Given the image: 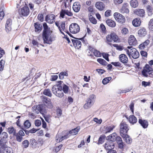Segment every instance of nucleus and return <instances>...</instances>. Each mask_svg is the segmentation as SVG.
<instances>
[{
  "label": "nucleus",
  "mask_w": 153,
  "mask_h": 153,
  "mask_svg": "<svg viewBox=\"0 0 153 153\" xmlns=\"http://www.w3.org/2000/svg\"><path fill=\"white\" fill-rule=\"evenodd\" d=\"M127 48L129 49H125L124 50L130 57L131 56L133 59H136L139 57V52L136 49L131 46H128Z\"/></svg>",
  "instance_id": "1"
},
{
  "label": "nucleus",
  "mask_w": 153,
  "mask_h": 153,
  "mask_svg": "<svg viewBox=\"0 0 153 153\" xmlns=\"http://www.w3.org/2000/svg\"><path fill=\"white\" fill-rule=\"evenodd\" d=\"M120 133L121 136L126 134L129 130L128 125L125 122H122L120 124Z\"/></svg>",
  "instance_id": "2"
},
{
  "label": "nucleus",
  "mask_w": 153,
  "mask_h": 153,
  "mask_svg": "<svg viewBox=\"0 0 153 153\" xmlns=\"http://www.w3.org/2000/svg\"><path fill=\"white\" fill-rule=\"evenodd\" d=\"M50 32L43 33L42 36L44 41V43L48 44L51 43L53 40L52 37L50 36Z\"/></svg>",
  "instance_id": "3"
},
{
  "label": "nucleus",
  "mask_w": 153,
  "mask_h": 153,
  "mask_svg": "<svg viewBox=\"0 0 153 153\" xmlns=\"http://www.w3.org/2000/svg\"><path fill=\"white\" fill-rule=\"evenodd\" d=\"M69 30L71 33H76L80 30L79 26L76 23H73L70 25Z\"/></svg>",
  "instance_id": "4"
},
{
  "label": "nucleus",
  "mask_w": 153,
  "mask_h": 153,
  "mask_svg": "<svg viewBox=\"0 0 153 153\" xmlns=\"http://www.w3.org/2000/svg\"><path fill=\"white\" fill-rule=\"evenodd\" d=\"M106 39L108 42H111L112 41L114 42H117L118 40V37L113 32L107 36Z\"/></svg>",
  "instance_id": "5"
},
{
  "label": "nucleus",
  "mask_w": 153,
  "mask_h": 153,
  "mask_svg": "<svg viewBox=\"0 0 153 153\" xmlns=\"http://www.w3.org/2000/svg\"><path fill=\"white\" fill-rule=\"evenodd\" d=\"M114 16L116 20L118 22L121 23H123L125 22V19L124 17L122 14L118 13H115Z\"/></svg>",
  "instance_id": "6"
},
{
  "label": "nucleus",
  "mask_w": 153,
  "mask_h": 153,
  "mask_svg": "<svg viewBox=\"0 0 153 153\" xmlns=\"http://www.w3.org/2000/svg\"><path fill=\"white\" fill-rule=\"evenodd\" d=\"M19 14L20 16H26L29 13V9L27 6H25L19 10Z\"/></svg>",
  "instance_id": "7"
},
{
  "label": "nucleus",
  "mask_w": 153,
  "mask_h": 153,
  "mask_svg": "<svg viewBox=\"0 0 153 153\" xmlns=\"http://www.w3.org/2000/svg\"><path fill=\"white\" fill-rule=\"evenodd\" d=\"M41 98L45 106L49 108H51L52 107L53 105L51 103L49 100V99L48 100L46 97L42 96H41Z\"/></svg>",
  "instance_id": "8"
},
{
  "label": "nucleus",
  "mask_w": 153,
  "mask_h": 153,
  "mask_svg": "<svg viewBox=\"0 0 153 153\" xmlns=\"http://www.w3.org/2000/svg\"><path fill=\"white\" fill-rule=\"evenodd\" d=\"M152 68L149 65L146 64L143 68L142 72L143 76L147 77L148 74L152 70Z\"/></svg>",
  "instance_id": "9"
},
{
  "label": "nucleus",
  "mask_w": 153,
  "mask_h": 153,
  "mask_svg": "<svg viewBox=\"0 0 153 153\" xmlns=\"http://www.w3.org/2000/svg\"><path fill=\"white\" fill-rule=\"evenodd\" d=\"M55 16L53 14L47 15L45 17V21L49 23L52 24L55 22Z\"/></svg>",
  "instance_id": "10"
},
{
  "label": "nucleus",
  "mask_w": 153,
  "mask_h": 153,
  "mask_svg": "<svg viewBox=\"0 0 153 153\" xmlns=\"http://www.w3.org/2000/svg\"><path fill=\"white\" fill-rule=\"evenodd\" d=\"M114 147V145L113 143L110 141L107 142L105 144L104 148L106 150L110 151Z\"/></svg>",
  "instance_id": "11"
},
{
  "label": "nucleus",
  "mask_w": 153,
  "mask_h": 153,
  "mask_svg": "<svg viewBox=\"0 0 153 153\" xmlns=\"http://www.w3.org/2000/svg\"><path fill=\"white\" fill-rule=\"evenodd\" d=\"M42 105L34 106L32 108V110L33 113L35 114H37L39 112H41L42 111L43 109L42 108Z\"/></svg>",
  "instance_id": "12"
},
{
  "label": "nucleus",
  "mask_w": 153,
  "mask_h": 153,
  "mask_svg": "<svg viewBox=\"0 0 153 153\" xmlns=\"http://www.w3.org/2000/svg\"><path fill=\"white\" fill-rule=\"evenodd\" d=\"M1 139L0 140V145L3 147L4 143H5V139L8 137L7 133L5 132H3L1 134Z\"/></svg>",
  "instance_id": "13"
},
{
  "label": "nucleus",
  "mask_w": 153,
  "mask_h": 153,
  "mask_svg": "<svg viewBox=\"0 0 153 153\" xmlns=\"http://www.w3.org/2000/svg\"><path fill=\"white\" fill-rule=\"evenodd\" d=\"M12 21L10 19H8L6 21L5 24V30L7 33H8L11 30Z\"/></svg>",
  "instance_id": "14"
},
{
  "label": "nucleus",
  "mask_w": 153,
  "mask_h": 153,
  "mask_svg": "<svg viewBox=\"0 0 153 153\" xmlns=\"http://www.w3.org/2000/svg\"><path fill=\"white\" fill-rule=\"evenodd\" d=\"M128 43L129 45L135 46L137 44V41L133 35H131L129 38L128 39Z\"/></svg>",
  "instance_id": "15"
},
{
  "label": "nucleus",
  "mask_w": 153,
  "mask_h": 153,
  "mask_svg": "<svg viewBox=\"0 0 153 153\" xmlns=\"http://www.w3.org/2000/svg\"><path fill=\"white\" fill-rule=\"evenodd\" d=\"M70 136L68 134H67L64 136H61L59 134H57L56 137V141L57 142H59L63 140L68 138Z\"/></svg>",
  "instance_id": "16"
},
{
  "label": "nucleus",
  "mask_w": 153,
  "mask_h": 153,
  "mask_svg": "<svg viewBox=\"0 0 153 153\" xmlns=\"http://www.w3.org/2000/svg\"><path fill=\"white\" fill-rule=\"evenodd\" d=\"M89 50L90 52L93 53L94 55L96 57H99L101 56V53L100 52L91 47L90 46L89 47Z\"/></svg>",
  "instance_id": "17"
},
{
  "label": "nucleus",
  "mask_w": 153,
  "mask_h": 153,
  "mask_svg": "<svg viewBox=\"0 0 153 153\" xmlns=\"http://www.w3.org/2000/svg\"><path fill=\"white\" fill-rule=\"evenodd\" d=\"M146 29L143 27H140L138 31V34L140 36H144L147 34Z\"/></svg>",
  "instance_id": "18"
},
{
  "label": "nucleus",
  "mask_w": 153,
  "mask_h": 153,
  "mask_svg": "<svg viewBox=\"0 0 153 153\" xmlns=\"http://www.w3.org/2000/svg\"><path fill=\"white\" fill-rule=\"evenodd\" d=\"M65 14L69 16H71L73 14L71 12L67 10H62L60 13V16L62 18H64Z\"/></svg>",
  "instance_id": "19"
},
{
  "label": "nucleus",
  "mask_w": 153,
  "mask_h": 153,
  "mask_svg": "<svg viewBox=\"0 0 153 153\" xmlns=\"http://www.w3.org/2000/svg\"><path fill=\"white\" fill-rule=\"evenodd\" d=\"M119 58L120 61L123 63H126L128 62V58L124 54H120L119 56Z\"/></svg>",
  "instance_id": "20"
},
{
  "label": "nucleus",
  "mask_w": 153,
  "mask_h": 153,
  "mask_svg": "<svg viewBox=\"0 0 153 153\" xmlns=\"http://www.w3.org/2000/svg\"><path fill=\"white\" fill-rule=\"evenodd\" d=\"M71 40L74 46L76 49H79L81 47V43L80 41L73 39Z\"/></svg>",
  "instance_id": "21"
},
{
  "label": "nucleus",
  "mask_w": 153,
  "mask_h": 153,
  "mask_svg": "<svg viewBox=\"0 0 153 153\" xmlns=\"http://www.w3.org/2000/svg\"><path fill=\"white\" fill-rule=\"evenodd\" d=\"M117 136V134L116 133H114L107 137L106 139L108 140H109L110 142L115 141L116 140Z\"/></svg>",
  "instance_id": "22"
},
{
  "label": "nucleus",
  "mask_w": 153,
  "mask_h": 153,
  "mask_svg": "<svg viewBox=\"0 0 153 153\" xmlns=\"http://www.w3.org/2000/svg\"><path fill=\"white\" fill-rule=\"evenodd\" d=\"M81 5L79 2H75L74 3L73 8L75 12H78L80 10Z\"/></svg>",
  "instance_id": "23"
},
{
  "label": "nucleus",
  "mask_w": 153,
  "mask_h": 153,
  "mask_svg": "<svg viewBox=\"0 0 153 153\" xmlns=\"http://www.w3.org/2000/svg\"><path fill=\"white\" fill-rule=\"evenodd\" d=\"M96 8L100 10H102L105 8V5L102 2H97L96 3Z\"/></svg>",
  "instance_id": "24"
},
{
  "label": "nucleus",
  "mask_w": 153,
  "mask_h": 153,
  "mask_svg": "<svg viewBox=\"0 0 153 153\" xmlns=\"http://www.w3.org/2000/svg\"><path fill=\"white\" fill-rule=\"evenodd\" d=\"M134 13L138 16L143 17L144 16L145 12L143 9H138L135 11Z\"/></svg>",
  "instance_id": "25"
},
{
  "label": "nucleus",
  "mask_w": 153,
  "mask_h": 153,
  "mask_svg": "<svg viewBox=\"0 0 153 153\" xmlns=\"http://www.w3.org/2000/svg\"><path fill=\"white\" fill-rule=\"evenodd\" d=\"M62 85H54L52 88V91L53 93L55 95L57 92L59 90L60 87H61Z\"/></svg>",
  "instance_id": "26"
},
{
  "label": "nucleus",
  "mask_w": 153,
  "mask_h": 153,
  "mask_svg": "<svg viewBox=\"0 0 153 153\" xmlns=\"http://www.w3.org/2000/svg\"><path fill=\"white\" fill-rule=\"evenodd\" d=\"M120 12L123 13H128L129 12V10L127 6V4H123L120 10Z\"/></svg>",
  "instance_id": "27"
},
{
  "label": "nucleus",
  "mask_w": 153,
  "mask_h": 153,
  "mask_svg": "<svg viewBox=\"0 0 153 153\" xmlns=\"http://www.w3.org/2000/svg\"><path fill=\"white\" fill-rule=\"evenodd\" d=\"M35 32H40L42 29V26L39 23L36 22L34 24Z\"/></svg>",
  "instance_id": "28"
},
{
  "label": "nucleus",
  "mask_w": 153,
  "mask_h": 153,
  "mask_svg": "<svg viewBox=\"0 0 153 153\" xmlns=\"http://www.w3.org/2000/svg\"><path fill=\"white\" fill-rule=\"evenodd\" d=\"M133 25L135 27H138L140 25L141 21L139 18H135L132 22Z\"/></svg>",
  "instance_id": "29"
},
{
  "label": "nucleus",
  "mask_w": 153,
  "mask_h": 153,
  "mask_svg": "<svg viewBox=\"0 0 153 153\" xmlns=\"http://www.w3.org/2000/svg\"><path fill=\"white\" fill-rule=\"evenodd\" d=\"M80 128L79 127L74 128L69 131L68 133L69 134H71L72 135H74L76 134L79 130Z\"/></svg>",
  "instance_id": "30"
},
{
  "label": "nucleus",
  "mask_w": 153,
  "mask_h": 153,
  "mask_svg": "<svg viewBox=\"0 0 153 153\" xmlns=\"http://www.w3.org/2000/svg\"><path fill=\"white\" fill-rule=\"evenodd\" d=\"M139 123L143 128H146L147 127L148 125V122L146 120H143L142 119H139Z\"/></svg>",
  "instance_id": "31"
},
{
  "label": "nucleus",
  "mask_w": 153,
  "mask_h": 153,
  "mask_svg": "<svg viewBox=\"0 0 153 153\" xmlns=\"http://www.w3.org/2000/svg\"><path fill=\"white\" fill-rule=\"evenodd\" d=\"M128 120L131 123L133 124L135 123L137 121V118L133 115L129 116Z\"/></svg>",
  "instance_id": "32"
},
{
  "label": "nucleus",
  "mask_w": 153,
  "mask_h": 153,
  "mask_svg": "<svg viewBox=\"0 0 153 153\" xmlns=\"http://www.w3.org/2000/svg\"><path fill=\"white\" fill-rule=\"evenodd\" d=\"M95 95L94 94L91 95L87 99V101L94 104L95 99Z\"/></svg>",
  "instance_id": "33"
},
{
  "label": "nucleus",
  "mask_w": 153,
  "mask_h": 153,
  "mask_svg": "<svg viewBox=\"0 0 153 153\" xmlns=\"http://www.w3.org/2000/svg\"><path fill=\"white\" fill-rule=\"evenodd\" d=\"M124 135H122L121 136L125 139L126 143L128 144L131 143L132 142V140L131 138L127 134H125Z\"/></svg>",
  "instance_id": "34"
},
{
  "label": "nucleus",
  "mask_w": 153,
  "mask_h": 153,
  "mask_svg": "<svg viewBox=\"0 0 153 153\" xmlns=\"http://www.w3.org/2000/svg\"><path fill=\"white\" fill-rule=\"evenodd\" d=\"M107 24L109 26L114 27L116 26L115 22L111 19H108L106 21Z\"/></svg>",
  "instance_id": "35"
},
{
  "label": "nucleus",
  "mask_w": 153,
  "mask_h": 153,
  "mask_svg": "<svg viewBox=\"0 0 153 153\" xmlns=\"http://www.w3.org/2000/svg\"><path fill=\"white\" fill-rule=\"evenodd\" d=\"M130 5L132 7L135 8L137 7L138 5V3L137 0H131L130 2Z\"/></svg>",
  "instance_id": "36"
},
{
  "label": "nucleus",
  "mask_w": 153,
  "mask_h": 153,
  "mask_svg": "<svg viewBox=\"0 0 153 153\" xmlns=\"http://www.w3.org/2000/svg\"><path fill=\"white\" fill-rule=\"evenodd\" d=\"M114 125H111L106 127L105 128V134L110 132L115 128Z\"/></svg>",
  "instance_id": "37"
},
{
  "label": "nucleus",
  "mask_w": 153,
  "mask_h": 153,
  "mask_svg": "<svg viewBox=\"0 0 153 153\" xmlns=\"http://www.w3.org/2000/svg\"><path fill=\"white\" fill-rule=\"evenodd\" d=\"M56 96L59 98H62L63 96L64 93L62 90V86L61 87H60V89L58 92H57V93L56 95Z\"/></svg>",
  "instance_id": "38"
},
{
  "label": "nucleus",
  "mask_w": 153,
  "mask_h": 153,
  "mask_svg": "<svg viewBox=\"0 0 153 153\" xmlns=\"http://www.w3.org/2000/svg\"><path fill=\"white\" fill-rule=\"evenodd\" d=\"M62 31L66 32L68 30H67V27H65V22H62L60 26Z\"/></svg>",
  "instance_id": "39"
},
{
  "label": "nucleus",
  "mask_w": 153,
  "mask_h": 153,
  "mask_svg": "<svg viewBox=\"0 0 153 153\" xmlns=\"http://www.w3.org/2000/svg\"><path fill=\"white\" fill-rule=\"evenodd\" d=\"M146 9L148 12V15L149 16H151L152 14V7L150 5H148L146 7Z\"/></svg>",
  "instance_id": "40"
},
{
  "label": "nucleus",
  "mask_w": 153,
  "mask_h": 153,
  "mask_svg": "<svg viewBox=\"0 0 153 153\" xmlns=\"http://www.w3.org/2000/svg\"><path fill=\"white\" fill-rule=\"evenodd\" d=\"M3 153H13V152L11 148L6 147L4 148Z\"/></svg>",
  "instance_id": "41"
},
{
  "label": "nucleus",
  "mask_w": 153,
  "mask_h": 153,
  "mask_svg": "<svg viewBox=\"0 0 153 153\" xmlns=\"http://www.w3.org/2000/svg\"><path fill=\"white\" fill-rule=\"evenodd\" d=\"M8 131L10 134H13L14 135H16V130L13 127H9L8 128Z\"/></svg>",
  "instance_id": "42"
},
{
  "label": "nucleus",
  "mask_w": 153,
  "mask_h": 153,
  "mask_svg": "<svg viewBox=\"0 0 153 153\" xmlns=\"http://www.w3.org/2000/svg\"><path fill=\"white\" fill-rule=\"evenodd\" d=\"M88 12L90 13L89 15L94 14L95 13V10L93 6H90L88 8Z\"/></svg>",
  "instance_id": "43"
},
{
  "label": "nucleus",
  "mask_w": 153,
  "mask_h": 153,
  "mask_svg": "<svg viewBox=\"0 0 153 153\" xmlns=\"http://www.w3.org/2000/svg\"><path fill=\"white\" fill-rule=\"evenodd\" d=\"M43 94L49 97H51L52 94L50 90L49 89H47L44 90L43 92Z\"/></svg>",
  "instance_id": "44"
},
{
  "label": "nucleus",
  "mask_w": 153,
  "mask_h": 153,
  "mask_svg": "<svg viewBox=\"0 0 153 153\" xmlns=\"http://www.w3.org/2000/svg\"><path fill=\"white\" fill-rule=\"evenodd\" d=\"M88 16L90 21L93 24H96L97 21L96 19L91 15H88Z\"/></svg>",
  "instance_id": "45"
},
{
  "label": "nucleus",
  "mask_w": 153,
  "mask_h": 153,
  "mask_svg": "<svg viewBox=\"0 0 153 153\" xmlns=\"http://www.w3.org/2000/svg\"><path fill=\"white\" fill-rule=\"evenodd\" d=\"M68 76V73L65 72H61L59 74V77L61 79H62L64 78L65 76Z\"/></svg>",
  "instance_id": "46"
},
{
  "label": "nucleus",
  "mask_w": 153,
  "mask_h": 153,
  "mask_svg": "<svg viewBox=\"0 0 153 153\" xmlns=\"http://www.w3.org/2000/svg\"><path fill=\"white\" fill-rule=\"evenodd\" d=\"M86 103L84 105V108L85 109H88L91 107L93 105L91 103L86 101Z\"/></svg>",
  "instance_id": "47"
},
{
  "label": "nucleus",
  "mask_w": 153,
  "mask_h": 153,
  "mask_svg": "<svg viewBox=\"0 0 153 153\" xmlns=\"http://www.w3.org/2000/svg\"><path fill=\"white\" fill-rule=\"evenodd\" d=\"M111 79V77H106L102 80V83L104 85H105L108 83L109 82Z\"/></svg>",
  "instance_id": "48"
},
{
  "label": "nucleus",
  "mask_w": 153,
  "mask_h": 153,
  "mask_svg": "<svg viewBox=\"0 0 153 153\" xmlns=\"http://www.w3.org/2000/svg\"><path fill=\"white\" fill-rule=\"evenodd\" d=\"M43 25L44 28L43 33L50 32L49 29L46 23H43Z\"/></svg>",
  "instance_id": "49"
},
{
  "label": "nucleus",
  "mask_w": 153,
  "mask_h": 153,
  "mask_svg": "<svg viewBox=\"0 0 153 153\" xmlns=\"http://www.w3.org/2000/svg\"><path fill=\"white\" fill-rule=\"evenodd\" d=\"M62 86V90L65 93H67L68 92V87L65 84H63Z\"/></svg>",
  "instance_id": "50"
},
{
  "label": "nucleus",
  "mask_w": 153,
  "mask_h": 153,
  "mask_svg": "<svg viewBox=\"0 0 153 153\" xmlns=\"http://www.w3.org/2000/svg\"><path fill=\"white\" fill-rule=\"evenodd\" d=\"M97 61L101 65H105L107 64V62H106V61L102 59H97Z\"/></svg>",
  "instance_id": "51"
},
{
  "label": "nucleus",
  "mask_w": 153,
  "mask_h": 153,
  "mask_svg": "<svg viewBox=\"0 0 153 153\" xmlns=\"http://www.w3.org/2000/svg\"><path fill=\"white\" fill-rule=\"evenodd\" d=\"M5 61L3 59H1L0 61V71H2L4 68Z\"/></svg>",
  "instance_id": "52"
},
{
  "label": "nucleus",
  "mask_w": 153,
  "mask_h": 153,
  "mask_svg": "<svg viewBox=\"0 0 153 153\" xmlns=\"http://www.w3.org/2000/svg\"><path fill=\"white\" fill-rule=\"evenodd\" d=\"M149 28L150 30H153V19H150L149 24Z\"/></svg>",
  "instance_id": "53"
},
{
  "label": "nucleus",
  "mask_w": 153,
  "mask_h": 153,
  "mask_svg": "<svg viewBox=\"0 0 153 153\" xmlns=\"http://www.w3.org/2000/svg\"><path fill=\"white\" fill-rule=\"evenodd\" d=\"M31 123L28 120H26L24 123L25 127L27 128H29L31 126Z\"/></svg>",
  "instance_id": "54"
},
{
  "label": "nucleus",
  "mask_w": 153,
  "mask_h": 153,
  "mask_svg": "<svg viewBox=\"0 0 153 153\" xmlns=\"http://www.w3.org/2000/svg\"><path fill=\"white\" fill-rule=\"evenodd\" d=\"M105 136L104 135H101L100 136L98 140V144H102L105 140Z\"/></svg>",
  "instance_id": "55"
},
{
  "label": "nucleus",
  "mask_w": 153,
  "mask_h": 153,
  "mask_svg": "<svg viewBox=\"0 0 153 153\" xmlns=\"http://www.w3.org/2000/svg\"><path fill=\"white\" fill-rule=\"evenodd\" d=\"M121 32L123 34L125 35L128 34V30L127 28L124 27L122 29Z\"/></svg>",
  "instance_id": "56"
},
{
  "label": "nucleus",
  "mask_w": 153,
  "mask_h": 153,
  "mask_svg": "<svg viewBox=\"0 0 153 153\" xmlns=\"http://www.w3.org/2000/svg\"><path fill=\"white\" fill-rule=\"evenodd\" d=\"M29 142L28 140H26L22 142V144L23 147L27 148L28 146Z\"/></svg>",
  "instance_id": "57"
},
{
  "label": "nucleus",
  "mask_w": 153,
  "mask_h": 153,
  "mask_svg": "<svg viewBox=\"0 0 153 153\" xmlns=\"http://www.w3.org/2000/svg\"><path fill=\"white\" fill-rule=\"evenodd\" d=\"M102 56L103 58L105 59L107 61H109V59H108V56L109 55L108 54L105 53H102Z\"/></svg>",
  "instance_id": "58"
},
{
  "label": "nucleus",
  "mask_w": 153,
  "mask_h": 153,
  "mask_svg": "<svg viewBox=\"0 0 153 153\" xmlns=\"http://www.w3.org/2000/svg\"><path fill=\"white\" fill-rule=\"evenodd\" d=\"M30 142L31 143V145L33 146H35L36 145V140L33 138L31 139L30 140Z\"/></svg>",
  "instance_id": "59"
},
{
  "label": "nucleus",
  "mask_w": 153,
  "mask_h": 153,
  "mask_svg": "<svg viewBox=\"0 0 153 153\" xmlns=\"http://www.w3.org/2000/svg\"><path fill=\"white\" fill-rule=\"evenodd\" d=\"M38 19L41 22H42L44 19L43 15L42 14H39L38 16Z\"/></svg>",
  "instance_id": "60"
},
{
  "label": "nucleus",
  "mask_w": 153,
  "mask_h": 153,
  "mask_svg": "<svg viewBox=\"0 0 153 153\" xmlns=\"http://www.w3.org/2000/svg\"><path fill=\"white\" fill-rule=\"evenodd\" d=\"M16 135V140L19 142H21L23 139L22 137L18 135Z\"/></svg>",
  "instance_id": "61"
},
{
  "label": "nucleus",
  "mask_w": 153,
  "mask_h": 153,
  "mask_svg": "<svg viewBox=\"0 0 153 153\" xmlns=\"http://www.w3.org/2000/svg\"><path fill=\"white\" fill-rule=\"evenodd\" d=\"M5 54L4 50L0 47V59Z\"/></svg>",
  "instance_id": "62"
},
{
  "label": "nucleus",
  "mask_w": 153,
  "mask_h": 153,
  "mask_svg": "<svg viewBox=\"0 0 153 153\" xmlns=\"http://www.w3.org/2000/svg\"><path fill=\"white\" fill-rule=\"evenodd\" d=\"M142 84L145 87H146L147 86L149 85L150 83L149 82H146L143 81L142 82Z\"/></svg>",
  "instance_id": "63"
},
{
  "label": "nucleus",
  "mask_w": 153,
  "mask_h": 153,
  "mask_svg": "<svg viewBox=\"0 0 153 153\" xmlns=\"http://www.w3.org/2000/svg\"><path fill=\"white\" fill-rule=\"evenodd\" d=\"M62 145L61 144V145H59L58 146L56 147L54 149L55 151L56 152H57L59 151V150L62 147Z\"/></svg>",
  "instance_id": "64"
}]
</instances>
